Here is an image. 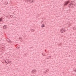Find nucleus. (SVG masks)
Returning a JSON list of instances; mask_svg holds the SVG:
<instances>
[{
  "label": "nucleus",
  "mask_w": 76,
  "mask_h": 76,
  "mask_svg": "<svg viewBox=\"0 0 76 76\" xmlns=\"http://www.w3.org/2000/svg\"><path fill=\"white\" fill-rule=\"evenodd\" d=\"M3 17H2L0 18V22H2V20H3Z\"/></svg>",
  "instance_id": "nucleus-7"
},
{
  "label": "nucleus",
  "mask_w": 76,
  "mask_h": 76,
  "mask_svg": "<svg viewBox=\"0 0 76 76\" xmlns=\"http://www.w3.org/2000/svg\"><path fill=\"white\" fill-rule=\"evenodd\" d=\"M31 32H34V31H35V30H34V29H31Z\"/></svg>",
  "instance_id": "nucleus-9"
},
{
  "label": "nucleus",
  "mask_w": 76,
  "mask_h": 76,
  "mask_svg": "<svg viewBox=\"0 0 76 76\" xmlns=\"http://www.w3.org/2000/svg\"><path fill=\"white\" fill-rule=\"evenodd\" d=\"M9 18H10V17H9Z\"/></svg>",
  "instance_id": "nucleus-21"
},
{
  "label": "nucleus",
  "mask_w": 76,
  "mask_h": 76,
  "mask_svg": "<svg viewBox=\"0 0 76 76\" xmlns=\"http://www.w3.org/2000/svg\"><path fill=\"white\" fill-rule=\"evenodd\" d=\"M26 1H27V3L29 2V3H34L35 1L34 0H25Z\"/></svg>",
  "instance_id": "nucleus-2"
},
{
  "label": "nucleus",
  "mask_w": 76,
  "mask_h": 76,
  "mask_svg": "<svg viewBox=\"0 0 76 76\" xmlns=\"http://www.w3.org/2000/svg\"><path fill=\"white\" fill-rule=\"evenodd\" d=\"M45 51H46V50H45Z\"/></svg>",
  "instance_id": "nucleus-23"
},
{
  "label": "nucleus",
  "mask_w": 76,
  "mask_h": 76,
  "mask_svg": "<svg viewBox=\"0 0 76 76\" xmlns=\"http://www.w3.org/2000/svg\"><path fill=\"white\" fill-rule=\"evenodd\" d=\"M65 30H64V29H63V28H62L60 30V32L61 33H63V32H65Z\"/></svg>",
  "instance_id": "nucleus-5"
},
{
  "label": "nucleus",
  "mask_w": 76,
  "mask_h": 76,
  "mask_svg": "<svg viewBox=\"0 0 76 76\" xmlns=\"http://www.w3.org/2000/svg\"><path fill=\"white\" fill-rule=\"evenodd\" d=\"M73 29L74 30H75V29H76V27H74L73 28Z\"/></svg>",
  "instance_id": "nucleus-10"
},
{
  "label": "nucleus",
  "mask_w": 76,
  "mask_h": 76,
  "mask_svg": "<svg viewBox=\"0 0 76 76\" xmlns=\"http://www.w3.org/2000/svg\"><path fill=\"white\" fill-rule=\"evenodd\" d=\"M70 3V1H65L64 6H67L68 4V3Z\"/></svg>",
  "instance_id": "nucleus-3"
},
{
  "label": "nucleus",
  "mask_w": 76,
  "mask_h": 76,
  "mask_svg": "<svg viewBox=\"0 0 76 76\" xmlns=\"http://www.w3.org/2000/svg\"><path fill=\"white\" fill-rule=\"evenodd\" d=\"M47 58L48 59V58Z\"/></svg>",
  "instance_id": "nucleus-16"
},
{
  "label": "nucleus",
  "mask_w": 76,
  "mask_h": 76,
  "mask_svg": "<svg viewBox=\"0 0 76 76\" xmlns=\"http://www.w3.org/2000/svg\"><path fill=\"white\" fill-rule=\"evenodd\" d=\"M41 27L42 28H44V27H45V25L43 24L41 26Z\"/></svg>",
  "instance_id": "nucleus-8"
},
{
  "label": "nucleus",
  "mask_w": 76,
  "mask_h": 76,
  "mask_svg": "<svg viewBox=\"0 0 76 76\" xmlns=\"http://www.w3.org/2000/svg\"><path fill=\"white\" fill-rule=\"evenodd\" d=\"M75 4H76V3H75V1H71L70 4L69 5V7L70 8H72Z\"/></svg>",
  "instance_id": "nucleus-1"
},
{
  "label": "nucleus",
  "mask_w": 76,
  "mask_h": 76,
  "mask_svg": "<svg viewBox=\"0 0 76 76\" xmlns=\"http://www.w3.org/2000/svg\"><path fill=\"white\" fill-rule=\"evenodd\" d=\"M61 45V44H60V45Z\"/></svg>",
  "instance_id": "nucleus-20"
},
{
  "label": "nucleus",
  "mask_w": 76,
  "mask_h": 76,
  "mask_svg": "<svg viewBox=\"0 0 76 76\" xmlns=\"http://www.w3.org/2000/svg\"><path fill=\"white\" fill-rule=\"evenodd\" d=\"M49 71V69H47L46 71V72H48Z\"/></svg>",
  "instance_id": "nucleus-13"
},
{
  "label": "nucleus",
  "mask_w": 76,
  "mask_h": 76,
  "mask_svg": "<svg viewBox=\"0 0 76 76\" xmlns=\"http://www.w3.org/2000/svg\"><path fill=\"white\" fill-rule=\"evenodd\" d=\"M12 18V17L11 18Z\"/></svg>",
  "instance_id": "nucleus-22"
},
{
  "label": "nucleus",
  "mask_w": 76,
  "mask_h": 76,
  "mask_svg": "<svg viewBox=\"0 0 76 76\" xmlns=\"http://www.w3.org/2000/svg\"><path fill=\"white\" fill-rule=\"evenodd\" d=\"M8 2H5V5L7 4H8Z\"/></svg>",
  "instance_id": "nucleus-12"
},
{
  "label": "nucleus",
  "mask_w": 76,
  "mask_h": 76,
  "mask_svg": "<svg viewBox=\"0 0 76 76\" xmlns=\"http://www.w3.org/2000/svg\"><path fill=\"white\" fill-rule=\"evenodd\" d=\"M43 56H45V55H43Z\"/></svg>",
  "instance_id": "nucleus-17"
},
{
  "label": "nucleus",
  "mask_w": 76,
  "mask_h": 76,
  "mask_svg": "<svg viewBox=\"0 0 76 76\" xmlns=\"http://www.w3.org/2000/svg\"><path fill=\"white\" fill-rule=\"evenodd\" d=\"M10 17H11V16H12V15H10V16H9Z\"/></svg>",
  "instance_id": "nucleus-15"
},
{
  "label": "nucleus",
  "mask_w": 76,
  "mask_h": 76,
  "mask_svg": "<svg viewBox=\"0 0 76 76\" xmlns=\"http://www.w3.org/2000/svg\"><path fill=\"white\" fill-rule=\"evenodd\" d=\"M19 39H20V38H19Z\"/></svg>",
  "instance_id": "nucleus-19"
},
{
  "label": "nucleus",
  "mask_w": 76,
  "mask_h": 76,
  "mask_svg": "<svg viewBox=\"0 0 76 76\" xmlns=\"http://www.w3.org/2000/svg\"><path fill=\"white\" fill-rule=\"evenodd\" d=\"M5 63H6V64H8V63H7V62H6V61H5Z\"/></svg>",
  "instance_id": "nucleus-11"
},
{
  "label": "nucleus",
  "mask_w": 76,
  "mask_h": 76,
  "mask_svg": "<svg viewBox=\"0 0 76 76\" xmlns=\"http://www.w3.org/2000/svg\"><path fill=\"white\" fill-rule=\"evenodd\" d=\"M75 72H76V69L74 70Z\"/></svg>",
  "instance_id": "nucleus-14"
},
{
  "label": "nucleus",
  "mask_w": 76,
  "mask_h": 76,
  "mask_svg": "<svg viewBox=\"0 0 76 76\" xmlns=\"http://www.w3.org/2000/svg\"><path fill=\"white\" fill-rule=\"evenodd\" d=\"M7 28V26L6 25H4L3 26V29H6Z\"/></svg>",
  "instance_id": "nucleus-6"
},
{
  "label": "nucleus",
  "mask_w": 76,
  "mask_h": 76,
  "mask_svg": "<svg viewBox=\"0 0 76 76\" xmlns=\"http://www.w3.org/2000/svg\"><path fill=\"white\" fill-rule=\"evenodd\" d=\"M36 72H37V70L35 69L34 70H33L31 71V73L32 74H35L36 73Z\"/></svg>",
  "instance_id": "nucleus-4"
},
{
  "label": "nucleus",
  "mask_w": 76,
  "mask_h": 76,
  "mask_svg": "<svg viewBox=\"0 0 76 76\" xmlns=\"http://www.w3.org/2000/svg\"><path fill=\"white\" fill-rule=\"evenodd\" d=\"M49 57H50V58H51V56H49Z\"/></svg>",
  "instance_id": "nucleus-18"
}]
</instances>
